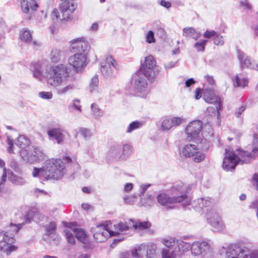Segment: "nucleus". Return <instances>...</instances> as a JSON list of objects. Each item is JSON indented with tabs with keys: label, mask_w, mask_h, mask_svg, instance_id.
I'll return each mask as SVG.
<instances>
[{
	"label": "nucleus",
	"mask_w": 258,
	"mask_h": 258,
	"mask_svg": "<svg viewBox=\"0 0 258 258\" xmlns=\"http://www.w3.org/2000/svg\"><path fill=\"white\" fill-rule=\"evenodd\" d=\"M44 65L40 62H33L30 65V71L34 78L42 81L45 79L47 84L55 89L58 95H65L72 91L75 88L73 84H67L69 77L67 67L59 64L47 69L43 73Z\"/></svg>",
	"instance_id": "obj_1"
},
{
	"label": "nucleus",
	"mask_w": 258,
	"mask_h": 258,
	"mask_svg": "<svg viewBox=\"0 0 258 258\" xmlns=\"http://www.w3.org/2000/svg\"><path fill=\"white\" fill-rule=\"evenodd\" d=\"M249 151L237 150L236 154L230 149H226L223 160L222 167L228 171L234 169L239 163H248L258 157V134H254L251 145H248Z\"/></svg>",
	"instance_id": "obj_2"
},
{
	"label": "nucleus",
	"mask_w": 258,
	"mask_h": 258,
	"mask_svg": "<svg viewBox=\"0 0 258 258\" xmlns=\"http://www.w3.org/2000/svg\"><path fill=\"white\" fill-rule=\"evenodd\" d=\"M190 188L183 183L174 184L167 191L160 192L156 196V200L159 204L167 209H172L175 204L185 202L187 205L189 202L187 193Z\"/></svg>",
	"instance_id": "obj_3"
},
{
	"label": "nucleus",
	"mask_w": 258,
	"mask_h": 258,
	"mask_svg": "<svg viewBox=\"0 0 258 258\" xmlns=\"http://www.w3.org/2000/svg\"><path fill=\"white\" fill-rule=\"evenodd\" d=\"M66 173L64 162L60 159H51L46 160L41 168L34 167L32 171L33 177H43L46 180L59 179Z\"/></svg>",
	"instance_id": "obj_4"
},
{
	"label": "nucleus",
	"mask_w": 258,
	"mask_h": 258,
	"mask_svg": "<svg viewBox=\"0 0 258 258\" xmlns=\"http://www.w3.org/2000/svg\"><path fill=\"white\" fill-rule=\"evenodd\" d=\"M23 225L24 223H11L9 231L5 233L3 232V239L0 241V250L5 252L7 255L18 250V246L12 244L15 241L13 236L18 232Z\"/></svg>",
	"instance_id": "obj_5"
},
{
	"label": "nucleus",
	"mask_w": 258,
	"mask_h": 258,
	"mask_svg": "<svg viewBox=\"0 0 258 258\" xmlns=\"http://www.w3.org/2000/svg\"><path fill=\"white\" fill-rule=\"evenodd\" d=\"M202 127L203 123L200 120H195L189 122L185 128L187 139L196 142H200Z\"/></svg>",
	"instance_id": "obj_6"
},
{
	"label": "nucleus",
	"mask_w": 258,
	"mask_h": 258,
	"mask_svg": "<svg viewBox=\"0 0 258 258\" xmlns=\"http://www.w3.org/2000/svg\"><path fill=\"white\" fill-rule=\"evenodd\" d=\"M100 70L102 74L106 78L113 76V68L118 69L119 65L111 55H107L102 60L100 64Z\"/></svg>",
	"instance_id": "obj_7"
},
{
	"label": "nucleus",
	"mask_w": 258,
	"mask_h": 258,
	"mask_svg": "<svg viewBox=\"0 0 258 258\" xmlns=\"http://www.w3.org/2000/svg\"><path fill=\"white\" fill-rule=\"evenodd\" d=\"M87 55L85 53H75L68 59L69 64L76 73L81 72L87 65Z\"/></svg>",
	"instance_id": "obj_8"
},
{
	"label": "nucleus",
	"mask_w": 258,
	"mask_h": 258,
	"mask_svg": "<svg viewBox=\"0 0 258 258\" xmlns=\"http://www.w3.org/2000/svg\"><path fill=\"white\" fill-rule=\"evenodd\" d=\"M156 61L154 56L149 55L145 57L144 63L141 67V71L148 79L152 80L155 77V69Z\"/></svg>",
	"instance_id": "obj_9"
},
{
	"label": "nucleus",
	"mask_w": 258,
	"mask_h": 258,
	"mask_svg": "<svg viewBox=\"0 0 258 258\" xmlns=\"http://www.w3.org/2000/svg\"><path fill=\"white\" fill-rule=\"evenodd\" d=\"M206 218L214 231L221 232L225 229L224 223L215 209L210 210L207 214Z\"/></svg>",
	"instance_id": "obj_10"
},
{
	"label": "nucleus",
	"mask_w": 258,
	"mask_h": 258,
	"mask_svg": "<svg viewBox=\"0 0 258 258\" xmlns=\"http://www.w3.org/2000/svg\"><path fill=\"white\" fill-rule=\"evenodd\" d=\"M20 153L24 160L30 163L41 161L45 157L43 151L38 148H34L29 153L26 150L22 149L20 151Z\"/></svg>",
	"instance_id": "obj_11"
},
{
	"label": "nucleus",
	"mask_w": 258,
	"mask_h": 258,
	"mask_svg": "<svg viewBox=\"0 0 258 258\" xmlns=\"http://www.w3.org/2000/svg\"><path fill=\"white\" fill-rule=\"evenodd\" d=\"M185 119L179 116H165L161 119V128L163 131H168L174 127L180 125Z\"/></svg>",
	"instance_id": "obj_12"
},
{
	"label": "nucleus",
	"mask_w": 258,
	"mask_h": 258,
	"mask_svg": "<svg viewBox=\"0 0 258 258\" xmlns=\"http://www.w3.org/2000/svg\"><path fill=\"white\" fill-rule=\"evenodd\" d=\"M203 99L206 102L215 105L217 113H219V110L222 108L221 99L215 94L214 89L205 88L203 90Z\"/></svg>",
	"instance_id": "obj_13"
},
{
	"label": "nucleus",
	"mask_w": 258,
	"mask_h": 258,
	"mask_svg": "<svg viewBox=\"0 0 258 258\" xmlns=\"http://www.w3.org/2000/svg\"><path fill=\"white\" fill-rule=\"evenodd\" d=\"M132 219L124 222H120L113 225L114 230L110 229L111 236L130 234L133 231Z\"/></svg>",
	"instance_id": "obj_14"
},
{
	"label": "nucleus",
	"mask_w": 258,
	"mask_h": 258,
	"mask_svg": "<svg viewBox=\"0 0 258 258\" xmlns=\"http://www.w3.org/2000/svg\"><path fill=\"white\" fill-rule=\"evenodd\" d=\"M59 10L63 20H68L77 8V4L73 0H61Z\"/></svg>",
	"instance_id": "obj_15"
},
{
	"label": "nucleus",
	"mask_w": 258,
	"mask_h": 258,
	"mask_svg": "<svg viewBox=\"0 0 258 258\" xmlns=\"http://www.w3.org/2000/svg\"><path fill=\"white\" fill-rule=\"evenodd\" d=\"M72 50L77 53H85L87 55L90 50L88 42L84 38H77L71 41Z\"/></svg>",
	"instance_id": "obj_16"
},
{
	"label": "nucleus",
	"mask_w": 258,
	"mask_h": 258,
	"mask_svg": "<svg viewBox=\"0 0 258 258\" xmlns=\"http://www.w3.org/2000/svg\"><path fill=\"white\" fill-rule=\"evenodd\" d=\"M211 199L208 197L205 198H199L194 201L192 205L195 210L199 213H206V214L209 212L211 209Z\"/></svg>",
	"instance_id": "obj_17"
},
{
	"label": "nucleus",
	"mask_w": 258,
	"mask_h": 258,
	"mask_svg": "<svg viewBox=\"0 0 258 258\" xmlns=\"http://www.w3.org/2000/svg\"><path fill=\"white\" fill-rule=\"evenodd\" d=\"M237 57L240 61L241 67L243 69L248 68L258 71V62L252 59L242 51H237Z\"/></svg>",
	"instance_id": "obj_18"
},
{
	"label": "nucleus",
	"mask_w": 258,
	"mask_h": 258,
	"mask_svg": "<svg viewBox=\"0 0 258 258\" xmlns=\"http://www.w3.org/2000/svg\"><path fill=\"white\" fill-rule=\"evenodd\" d=\"M93 236L98 242H103L108 237L111 236L110 234V229L108 225H98L93 229Z\"/></svg>",
	"instance_id": "obj_19"
},
{
	"label": "nucleus",
	"mask_w": 258,
	"mask_h": 258,
	"mask_svg": "<svg viewBox=\"0 0 258 258\" xmlns=\"http://www.w3.org/2000/svg\"><path fill=\"white\" fill-rule=\"evenodd\" d=\"M134 88L137 95L144 98L149 93L148 84L145 78L138 77L134 83Z\"/></svg>",
	"instance_id": "obj_20"
},
{
	"label": "nucleus",
	"mask_w": 258,
	"mask_h": 258,
	"mask_svg": "<svg viewBox=\"0 0 258 258\" xmlns=\"http://www.w3.org/2000/svg\"><path fill=\"white\" fill-rule=\"evenodd\" d=\"M64 130L60 127H52L47 131L50 139L55 140L58 144H63L65 140Z\"/></svg>",
	"instance_id": "obj_21"
},
{
	"label": "nucleus",
	"mask_w": 258,
	"mask_h": 258,
	"mask_svg": "<svg viewBox=\"0 0 258 258\" xmlns=\"http://www.w3.org/2000/svg\"><path fill=\"white\" fill-rule=\"evenodd\" d=\"M20 4L22 11L27 14L31 10L36 11L38 5L36 0H18Z\"/></svg>",
	"instance_id": "obj_22"
},
{
	"label": "nucleus",
	"mask_w": 258,
	"mask_h": 258,
	"mask_svg": "<svg viewBox=\"0 0 258 258\" xmlns=\"http://www.w3.org/2000/svg\"><path fill=\"white\" fill-rule=\"evenodd\" d=\"M208 247V244L205 241L195 242L191 244V251L194 255H198L202 254Z\"/></svg>",
	"instance_id": "obj_23"
},
{
	"label": "nucleus",
	"mask_w": 258,
	"mask_h": 258,
	"mask_svg": "<svg viewBox=\"0 0 258 258\" xmlns=\"http://www.w3.org/2000/svg\"><path fill=\"white\" fill-rule=\"evenodd\" d=\"M47 219V218L39 212L32 210H29L26 215V220L28 222H30L31 220H32L37 223H39L42 221H46Z\"/></svg>",
	"instance_id": "obj_24"
},
{
	"label": "nucleus",
	"mask_w": 258,
	"mask_h": 258,
	"mask_svg": "<svg viewBox=\"0 0 258 258\" xmlns=\"http://www.w3.org/2000/svg\"><path fill=\"white\" fill-rule=\"evenodd\" d=\"M182 35L186 38H191L197 40L201 36L200 32L193 27H186L182 30Z\"/></svg>",
	"instance_id": "obj_25"
},
{
	"label": "nucleus",
	"mask_w": 258,
	"mask_h": 258,
	"mask_svg": "<svg viewBox=\"0 0 258 258\" xmlns=\"http://www.w3.org/2000/svg\"><path fill=\"white\" fill-rule=\"evenodd\" d=\"M131 254L134 258H144L145 257V243L136 245L131 250Z\"/></svg>",
	"instance_id": "obj_26"
},
{
	"label": "nucleus",
	"mask_w": 258,
	"mask_h": 258,
	"mask_svg": "<svg viewBox=\"0 0 258 258\" xmlns=\"http://www.w3.org/2000/svg\"><path fill=\"white\" fill-rule=\"evenodd\" d=\"M71 228L78 240L84 244H87L89 243V237L83 230L80 228H76L75 226Z\"/></svg>",
	"instance_id": "obj_27"
},
{
	"label": "nucleus",
	"mask_w": 258,
	"mask_h": 258,
	"mask_svg": "<svg viewBox=\"0 0 258 258\" xmlns=\"http://www.w3.org/2000/svg\"><path fill=\"white\" fill-rule=\"evenodd\" d=\"M157 245L152 243L145 244V257L157 258Z\"/></svg>",
	"instance_id": "obj_28"
},
{
	"label": "nucleus",
	"mask_w": 258,
	"mask_h": 258,
	"mask_svg": "<svg viewBox=\"0 0 258 258\" xmlns=\"http://www.w3.org/2000/svg\"><path fill=\"white\" fill-rule=\"evenodd\" d=\"M198 147L194 144H188L185 145L181 150V154L183 156L190 158L195 153Z\"/></svg>",
	"instance_id": "obj_29"
},
{
	"label": "nucleus",
	"mask_w": 258,
	"mask_h": 258,
	"mask_svg": "<svg viewBox=\"0 0 258 258\" xmlns=\"http://www.w3.org/2000/svg\"><path fill=\"white\" fill-rule=\"evenodd\" d=\"M176 246L174 247H176L179 256L181 255L182 253L188 251L189 248L191 249L190 243L186 242L181 239L176 240Z\"/></svg>",
	"instance_id": "obj_30"
},
{
	"label": "nucleus",
	"mask_w": 258,
	"mask_h": 258,
	"mask_svg": "<svg viewBox=\"0 0 258 258\" xmlns=\"http://www.w3.org/2000/svg\"><path fill=\"white\" fill-rule=\"evenodd\" d=\"M236 253L235 257L236 258H248L249 253L248 248L245 246H238L232 249Z\"/></svg>",
	"instance_id": "obj_31"
},
{
	"label": "nucleus",
	"mask_w": 258,
	"mask_h": 258,
	"mask_svg": "<svg viewBox=\"0 0 258 258\" xmlns=\"http://www.w3.org/2000/svg\"><path fill=\"white\" fill-rule=\"evenodd\" d=\"M162 258H176L177 256H179V254L176 247L173 249H166L163 248L161 252Z\"/></svg>",
	"instance_id": "obj_32"
},
{
	"label": "nucleus",
	"mask_w": 258,
	"mask_h": 258,
	"mask_svg": "<svg viewBox=\"0 0 258 258\" xmlns=\"http://www.w3.org/2000/svg\"><path fill=\"white\" fill-rule=\"evenodd\" d=\"M32 32L27 28H23L20 32L19 38L21 41L29 43L32 40Z\"/></svg>",
	"instance_id": "obj_33"
},
{
	"label": "nucleus",
	"mask_w": 258,
	"mask_h": 258,
	"mask_svg": "<svg viewBox=\"0 0 258 258\" xmlns=\"http://www.w3.org/2000/svg\"><path fill=\"white\" fill-rule=\"evenodd\" d=\"M122 152V147L117 144H114L110 147L109 154L115 159L120 158Z\"/></svg>",
	"instance_id": "obj_34"
},
{
	"label": "nucleus",
	"mask_w": 258,
	"mask_h": 258,
	"mask_svg": "<svg viewBox=\"0 0 258 258\" xmlns=\"http://www.w3.org/2000/svg\"><path fill=\"white\" fill-rule=\"evenodd\" d=\"M99 80L97 76H93L91 80L89 87V91L94 94L100 92V89L98 86Z\"/></svg>",
	"instance_id": "obj_35"
},
{
	"label": "nucleus",
	"mask_w": 258,
	"mask_h": 258,
	"mask_svg": "<svg viewBox=\"0 0 258 258\" xmlns=\"http://www.w3.org/2000/svg\"><path fill=\"white\" fill-rule=\"evenodd\" d=\"M133 230H136L138 231H142L150 228L151 225L149 222H136L132 220Z\"/></svg>",
	"instance_id": "obj_36"
},
{
	"label": "nucleus",
	"mask_w": 258,
	"mask_h": 258,
	"mask_svg": "<svg viewBox=\"0 0 258 258\" xmlns=\"http://www.w3.org/2000/svg\"><path fill=\"white\" fill-rule=\"evenodd\" d=\"M15 143L19 148H25L29 145L30 141L27 137L24 135H20L16 139Z\"/></svg>",
	"instance_id": "obj_37"
},
{
	"label": "nucleus",
	"mask_w": 258,
	"mask_h": 258,
	"mask_svg": "<svg viewBox=\"0 0 258 258\" xmlns=\"http://www.w3.org/2000/svg\"><path fill=\"white\" fill-rule=\"evenodd\" d=\"M8 176L9 180L16 185H23L26 183V181L24 178L14 174L12 171H11L10 175Z\"/></svg>",
	"instance_id": "obj_38"
},
{
	"label": "nucleus",
	"mask_w": 258,
	"mask_h": 258,
	"mask_svg": "<svg viewBox=\"0 0 258 258\" xmlns=\"http://www.w3.org/2000/svg\"><path fill=\"white\" fill-rule=\"evenodd\" d=\"M76 226V223H70L67 225V227L69 229H67L64 230L65 235L69 243L72 244H74L75 243V238L72 234L71 227H74Z\"/></svg>",
	"instance_id": "obj_39"
},
{
	"label": "nucleus",
	"mask_w": 258,
	"mask_h": 258,
	"mask_svg": "<svg viewBox=\"0 0 258 258\" xmlns=\"http://www.w3.org/2000/svg\"><path fill=\"white\" fill-rule=\"evenodd\" d=\"M233 81L234 85L235 86L244 87L248 84V80L242 74L235 76Z\"/></svg>",
	"instance_id": "obj_40"
},
{
	"label": "nucleus",
	"mask_w": 258,
	"mask_h": 258,
	"mask_svg": "<svg viewBox=\"0 0 258 258\" xmlns=\"http://www.w3.org/2000/svg\"><path fill=\"white\" fill-rule=\"evenodd\" d=\"M206 157V154L201 151L199 148H197L196 150L195 153L193 154V155L190 157L192 160L196 162L200 163L203 161Z\"/></svg>",
	"instance_id": "obj_41"
},
{
	"label": "nucleus",
	"mask_w": 258,
	"mask_h": 258,
	"mask_svg": "<svg viewBox=\"0 0 258 258\" xmlns=\"http://www.w3.org/2000/svg\"><path fill=\"white\" fill-rule=\"evenodd\" d=\"M0 167L3 169V173L1 177L0 184L4 183L7 180V175H9L11 170L7 169L5 166V161L0 158Z\"/></svg>",
	"instance_id": "obj_42"
},
{
	"label": "nucleus",
	"mask_w": 258,
	"mask_h": 258,
	"mask_svg": "<svg viewBox=\"0 0 258 258\" xmlns=\"http://www.w3.org/2000/svg\"><path fill=\"white\" fill-rule=\"evenodd\" d=\"M236 253L232 251V249H227L223 248L221 249L220 254L217 258H236L235 257Z\"/></svg>",
	"instance_id": "obj_43"
},
{
	"label": "nucleus",
	"mask_w": 258,
	"mask_h": 258,
	"mask_svg": "<svg viewBox=\"0 0 258 258\" xmlns=\"http://www.w3.org/2000/svg\"><path fill=\"white\" fill-rule=\"evenodd\" d=\"M206 39H201L196 41L193 45V47L196 51L198 52H204L206 48V46L208 42Z\"/></svg>",
	"instance_id": "obj_44"
},
{
	"label": "nucleus",
	"mask_w": 258,
	"mask_h": 258,
	"mask_svg": "<svg viewBox=\"0 0 258 258\" xmlns=\"http://www.w3.org/2000/svg\"><path fill=\"white\" fill-rule=\"evenodd\" d=\"M62 57V53L58 49H53L51 51L50 59L52 62L57 63L59 62Z\"/></svg>",
	"instance_id": "obj_45"
},
{
	"label": "nucleus",
	"mask_w": 258,
	"mask_h": 258,
	"mask_svg": "<svg viewBox=\"0 0 258 258\" xmlns=\"http://www.w3.org/2000/svg\"><path fill=\"white\" fill-rule=\"evenodd\" d=\"M144 125L143 121H134L130 123L127 127L126 133H131L134 131L141 128Z\"/></svg>",
	"instance_id": "obj_46"
},
{
	"label": "nucleus",
	"mask_w": 258,
	"mask_h": 258,
	"mask_svg": "<svg viewBox=\"0 0 258 258\" xmlns=\"http://www.w3.org/2000/svg\"><path fill=\"white\" fill-rule=\"evenodd\" d=\"M141 203L145 207H151L155 204L154 197L152 195H147L141 199Z\"/></svg>",
	"instance_id": "obj_47"
},
{
	"label": "nucleus",
	"mask_w": 258,
	"mask_h": 258,
	"mask_svg": "<svg viewBox=\"0 0 258 258\" xmlns=\"http://www.w3.org/2000/svg\"><path fill=\"white\" fill-rule=\"evenodd\" d=\"M164 245L169 249H173L176 244L175 238L172 237H165L162 240Z\"/></svg>",
	"instance_id": "obj_48"
},
{
	"label": "nucleus",
	"mask_w": 258,
	"mask_h": 258,
	"mask_svg": "<svg viewBox=\"0 0 258 258\" xmlns=\"http://www.w3.org/2000/svg\"><path fill=\"white\" fill-rule=\"evenodd\" d=\"M144 38L146 42L148 44L155 43L156 41L154 32L152 30L146 32L144 34Z\"/></svg>",
	"instance_id": "obj_49"
},
{
	"label": "nucleus",
	"mask_w": 258,
	"mask_h": 258,
	"mask_svg": "<svg viewBox=\"0 0 258 258\" xmlns=\"http://www.w3.org/2000/svg\"><path fill=\"white\" fill-rule=\"evenodd\" d=\"M238 7L244 11H250L252 9V6L248 0H240L238 2Z\"/></svg>",
	"instance_id": "obj_50"
},
{
	"label": "nucleus",
	"mask_w": 258,
	"mask_h": 258,
	"mask_svg": "<svg viewBox=\"0 0 258 258\" xmlns=\"http://www.w3.org/2000/svg\"><path fill=\"white\" fill-rule=\"evenodd\" d=\"M91 110L93 115L96 118H99L103 115V112L98 107L96 104H92L91 105Z\"/></svg>",
	"instance_id": "obj_51"
},
{
	"label": "nucleus",
	"mask_w": 258,
	"mask_h": 258,
	"mask_svg": "<svg viewBox=\"0 0 258 258\" xmlns=\"http://www.w3.org/2000/svg\"><path fill=\"white\" fill-rule=\"evenodd\" d=\"M138 196L136 194L127 195L123 198L124 202L125 204L132 205L137 201Z\"/></svg>",
	"instance_id": "obj_52"
},
{
	"label": "nucleus",
	"mask_w": 258,
	"mask_h": 258,
	"mask_svg": "<svg viewBox=\"0 0 258 258\" xmlns=\"http://www.w3.org/2000/svg\"><path fill=\"white\" fill-rule=\"evenodd\" d=\"M79 133L85 140H89L92 137L91 131L89 129L80 127L79 129Z\"/></svg>",
	"instance_id": "obj_53"
},
{
	"label": "nucleus",
	"mask_w": 258,
	"mask_h": 258,
	"mask_svg": "<svg viewBox=\"0 0 258 258\" xmlns=\"http://www.w3.org/2000/svg\"><path fill=\"white\" fill-rule=\"evenodd\" d=\"M7 141V144L9 145L7 149L8 152L9 153H15L13 140L10 137L8 136Z\"/></svg>",
	"instance_id": "obj_54"
},
{
	"label": "nucleus",
	"mask_w": 258,
	"mask_h": 258,
	"mask_svg": "<svg viewBox=\"0 0 258 258\" xmlns=\"http://www.w3.org/2000/svg\"><path fill=\"white\" fill-rule=\"evenodd\" d=\"M38 96L40 98L43 99L49 100L52 98V94L50 92H40L38 94Z\"/></svg>",
	"instance_id": "obj_55"
},
{
	"label": "nucleus",
	"mask_w": 258,
	"mask_h": 258,
	"mask_svg": "<svg viewBox=\"0 0 258 258\" xmlns=\"http://www.w3.org/2000/svg\"><path fill=\"white\" fill-rule=\"evenodd\" d=\"M214 43L216 45H223L224 43V40L222 36L218 33L213 39Z\"/></svg>",
	"instance_id": "obj_56"
},
{
	"label": "nucleus",
	"mask_w": 258,
	"mask_h": 258,
	"mask_svg": "<svg viewBox=\"0 0 258 258\" xmlns=\"http://www.w3.org/2000/svg\"><path fill=\"white\" fill-rule=\"evenodd\" d=\"M217 33L214 30H206L203 36L204 38L207 39H210L212 37H215V36L217 35Z\"/></svg>",
	"instance_id": "obj_57"
},
{
	"label": "nucleus",
	"mask_w": 258,
	"mask_h": 258,
	"mask_svg": "<svg viewBox=\"0 0 258 258\" xmlns=\"http://www.w3.org/2000/svg\"><path fill=\"white\" fill-rule=\"evenodd\" d=\"M56 223L54 222H51L46 226V230L49 233H52L55 230Z\"/></svg>",
	"instance_id": "obj_58"
},
{
	"label": "nucleus",
	"mask_w": 258,
	"mask_h": 258,
	"mask_svg": "<svg viewBox=\"0 0 258 258\" xmlns=\"http://www.w3.org/2000/svg\"><path fill=\"white\" fill-rule=\"evenodd\" d=\"M150 184H142L139 188V196L141 197L147 190V189L150 186Z\"/></svg>",
	"instance_id": "obj_59"
},
{
	"label": "nucleus",
	"mask_w": 258,
	"mask_h": 258,
	"mask_svg": "<svg viewBox=\"0 0 258 258\" xmlns=\"http://www.w3.org/2000/svg\"><path fill=\"white\" fill-rule=\"evenodd\" d=\"M5 25L4 23L0 24V43H3L4 40V34L5 31Z\"/></svg>",
	"instance_id": "obj_60"
},
{
	"label": "nucleus",
	"mask_w": 258,
	"mask_h": 258,
	"mask_svg": "<svg viewBox=\"0 0 258 258\" xmlns=\"http://www.w3.org/2000/svg\"><path fill=\"white\" fill-rule=\"evenodd\" d=\"M204 77L207 83L211 86H214L216 85L215 81L213 76L207 75Z\"/></svg>",
	"instance_id": "obj_61"
},
{
	"label": "nucleus",
	"mask_w": 258,
	"mask_h": 258,
	"mask_svg": "<svg viewBox=\"0 0 258 258\" xmlns=\"http://www.w3.org/2000/svg\"><path fill=\"white\" fill-rule=\"evenodd\" d=\"M134 188V184L132 183H126L123 188V191L124 192H129L132 190Z\"/></svg>",
	"instance_id": "obj_62"
},
{
	"label": "nucleus",
	"mask_w": 258,
	"mask_h": 258,
	"mask_svg": "<svg viewBox=\"0 0 258 258\" xmlns=\"http://www.w3.org/2000/svg\"><path fill=\"white\" fill-rule=\"evenodd\" d=\"M132 146L130 144H125L122 148V153L124 154H127L132 150Z\"/></svg>",
	"instance_id": "obj_63"
},
{
	"label": "nucleus",
	"mask_w": 258,
	"mask_h": 258,
	"mask_svg": "<svg viewBox=\"0 0 258 258\" xmlns=\"http://www.w3.org/2000/svg\"><path fill=\"white\" fill-rule=\"evenodd\" d=\"M252 183L256 189H258V174H255L252 179Z\"/></svg>",
	"instance_id": "obj_64"
}]
</instances>
